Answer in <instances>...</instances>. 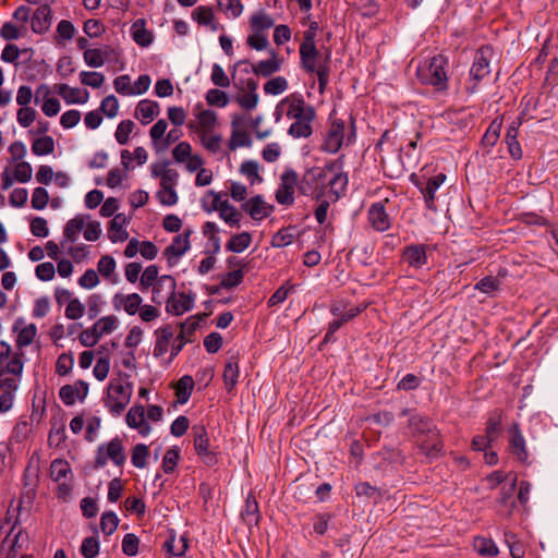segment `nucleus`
I'll return each mask as SVG.
<instances>
[{
  "label": "nucleus",
  "instance_id": "680f3d73",
  "mask_svg": "<svg viewBox=\"0 0 558 558\" xmlns=\"http://www.w3.org/2000/svg\"><path fill=\"white\" fill-rule=\"evenodd\" d=\"M180 459V449L178 447H172L168 449L163 456L161 468L165 473L170 474L177 468L178 461Z\"/></svg>",
  "mask_w": 558,
  "mask_h": 558
},
{
  "label": "nucleus",
  "instance_id": "0eeeda50",
  "mask_svg": "<svg viewBox=\"0 0 558 558\" xmlns=\"http://www.w3.org/2000/svg\"><path fill=\"white\" fill-rule=\"evenodd\" d=\"M493 54L494 51L490 46H483L476 50L473 64L470 69V77L474 83L466 86V92L469 94H474L477 90L478 82L490 73V60Z\"/></svg>",
  "mask_w": 558,
  "mask_h": 558
},
{
  "label": "nucleus",
  "instance_id": "58836bf2",
  "mask_svg": "<svg viewBox=\"0 0 558 558\" xmlns=\"http://www.w3.org/2000/svg\"><path fill=\"white\" fill-rule=\"evenodd\" d=\"M45 4L37 8V34L48 31L52 23V11L49 3L54 0H44Z\"/></svg>",
  "mask_w": 558,
  "mask_h": 558
},
{
  "label": "nucleus",
  "instance_id": "473e14b6",
  "mask_svg": "<svg viewBox=\"0 0 558 558\" xmlns=\"http://www.w3.org/2000/svg\"><path fill=\"white\" fill-rule=\"evenodd\" d=\"M502 411L499 409L494 410L489 413V416L486 421L485 435L493 442L496 441L501 434L502 427Z\"/></svg>",
  "mask_w": 558,
  "mask_h": 558
},
{
  "label": "nucleus",
  "instance_id": "9b49d317",
  "mask_svg": "<svg viewBox=\"0 0 558 558\" xmlns=\"http://www.w3.org/2000/svg\"><path fill=\"white\" fill-rule=\"evenodd\" d=\"M194 116L196 121H191L187 128L198 134H207L215 132L217 125L218 116L215 111L209 109H203L201 104L195 105Z\"/></svg>",
  "mask_w": 558,
  "mask_h": 558
},
{
  "label": "nucleus",
  "instance_id": "f03ea898",
  "mask_svg": "<svg viewBox=\"0 0 558 558\" xmlns=\"http://www.w3.org/2000/svg\"><path fill=\"white\" fill-rule=\"evenodd\" d=\"M299 52L302 69L306 73L317 75L319 93H324L330 76V50L326 49L324 53L320 52L316 43L312 41V36H308L307 40H303L300 45Z\"/></svg>",
  "mask_w": 558,
  "mask_h": 558
},
{
  "label": "nucleus",
  "instance_id": "bf43d9fd",
  "mask_svg": "<svg viewBox=\"0 0 558 558\" xmlns=\"http://www.w3.org/2000/svg\"><path fill=\"white\" fill-rule=\"evenodd\" d=\"M244 521L248 524H257L259 521L258 504L255 498L247 497L245 508L242 511Z\"/></svg>",
  "mask_w": 558,
  "mask_h": 558
},
{
  "label": "nucleus",
  "instance_id": "2eb2a0df",
  "mask_svg": "<svg viewBox=\"0 0 558 558\" xmlns=\"http://www.w3.org/2000/svg\"><path fill=\"white\" fill-rule=\"evenodd\" d=\"M345 124L342 120H333L323 143V150L329 154H336L344 141Z\"/></svg>",
  "mask_w": 558,
  "mask_h": 558
},
{
  "label": "nucleus",
  "instance_id": "aec40b11",
  "mask_svg": "<svg viewBox=\"0 0 558 558\" xmlns=\"http://www.w3.org/2000/svg\"><path fill=\"white\" fill-rule=\"evenodd\" d=\"M242 209L254 220H263L268 217L274 207L268 205L260 195L251 197L242 204Z\"/></svg>",
  "mask_w": 558,
  "mask_h": 558
},
{
  "label": "nucleus",
  "instance_id": "e2e57ef3",
  "mask_svg": "<svg viewBox=\"0 0 558 558\" xmlns=\"http://www.w3.org/2000/svg\"><path fill=\"white\" fill-rule=\"evenodd\" d=\"M293 228H282L271 238V246L274 247H286L290 245L294 240L292 233Z\"/></svg>",
  "mask_w": 558,
  "mask_h": 558
},
{
  "label": "nucleus",
  "instance_id": "774afa93",
  "mask_svg": "<svg viewBox=\"0 0 558 558\" xmlns=\"http://www.w3.org/2000/svg\"><path fill=\"white\" fill-rule=\"evenodd\" d=\"M100 111L109 119L117 117L119 112V101L114 95L106 96L100 102Z\"/></svg>",
  "mask_w": 558,
  "mask_h": 558
},
{
  "label": "nucleus",
  "instance_id": "4d7b16f0",
  "mask_svg": "<svg viewBox=\"0 0 558 558\" xmlns=\"http://www.w3.org/2000/svg\"><path fill=\"white\" fill-rule=\"evenodd\" d=\"M134 128H135V124L132 120L128 119V120L121 121L118 124L117 130L114 132L116 141L120 145L128 144V142L130 141V135L133 132Z\"/></svg>",
  "mask_w": 558,
  "mask_h": 558
},
{
  "label": "nucleus",
  "instance_id": "de8ad7c7",
  "mask_svg": "<svg viewBox=\"0 0 558 558\" xmlns=\"http://www.w3.org/2000/svg\"><path fill=\"white\" fill-rule=\"evenodd\" d=\"M289 87V83L286 77L283 76H276L270 80H268L264 84V92L267 95L277 96L282 93H284Z\"/></svg>",
  "mask_w": 558,
  "mask_h": 558
},
{
  "label": "nucleus",
  "instance_id": "f704fd0d",
  "mask_svg": "<svg viewBox=\"0 0 558 558\" xmlns=\"http://www.w3.org/2000/svg\"><path fill=\"white\" fill-rule=\"evenodd\" d=\"M180 332L175 336L170 345V361H172L179 353L182 351L184 345L193 340L189 337H185V330H192L194 326H190V323H181L179 325Z\"/></svg>",
  "mask_w": 558,
  "mask_h": 558
},
{
  "label": "nucleus",
  "instance_id": "6ab92c4d",
  "mask_svg": "<svg viewBox=\"0 0 558 558\" xmlns=\"http://www.w3.org/2000/svg\"><path fill=\"white\" fill-rule=\"evenodd\" d=\"M322 170L319 167L307 169L300 179L299 191L305 196H313L316 198L318 183L322 179Z\"/></svg>",
  "mask_w": 558,
  "mask_h": 558
},
{
  "label": "nucleus",
  "instance_id": "8fccbe9b",
  "mask_svg": "<svg viewBox=\"0 0 558 558\" xmlns=\"http://www.w3.org/2000/svg\"><path fill=\"white\" fill-rule=\"evenodd\" d=\"M217 3L228 19H236L243 12V4L240 0H217Z\"/></svg>",
  "mask_w": 558,
  "mask_h": 558
},
{
  "label": "nucleus",
  "instance_id": "412c9836",
  "mask_svg": "<svg viewBox=\"0 0 558 558\" xmlns=\"http://www.w3.org/2000/svg\"><path fill=\"white\" fill-rule=\"evenodd\" d=\"M445 181L446 175L444 173H438L435 177L429 178L425 186H420L418 183H415L424 196L426 207L433 211H436L437 209L435 205V194Z\"/></svg>",
  "mask_w": 558,
  "mask_h": 558
},
{
  "label": "nucleus",
  "instance_id": "4be33fe9",
  "mask_svg": "<svg viewBox=\"0 0 558 558\" xmlns=\"http://www.w3.org/2000/svg\"><path fill=\"white\" fill-rule=\"evenodd\" d=\"M194 305V299L185 293H175V290L173 291V294H170L167 300V312L172 315H182L185 312H189L192 310Z\"/></svg>",
  "mask_w": 558,
  "mask_h": 558
},
{
  "label": "nucleus",
  "instance_id": "864d4df0",
  "mask_svg": "<svg viewBox=\"0 0 558 558\" xmlns=\"http://www.w3.org/2000/svg\"><path fill=\"white\" fill-rule=\"evenodd\" d=\"M202 145L210 153L217 154L221 148L222 136L218 133L210 132L197 135Z\"/></svg>",
  "mask_w": 558,
  "mask_h": 558
},
{
  "label": "nucleus",
  "instance_id": "f3484780",
  "mask_svg": "<svg viewBox=\"0 0 558 558\" xmlns=\"http://www.w3.org/2000/svg\"><path fill=\"white\" fill-rule=\"evenodd\" d=\"M143 303V299L138 293H116L112 298V306L116 311L123 310L129 315H135Z\"/></svg>",
  "mask_w": 558,
  "mask_h": 558
},
{
  "label": "nucleus",
  "instance_id": "c85d7f7f",
  "mask_svg": "<svg viewBox=\"0 0 558 558\" xmlns=\"http://www.w3.org/2000/svg\"><path fill=\"white\" fill-rule=\"evenodd\" d=\"M420 448L427 457L435 458L439 456L442 451L444 444L438 429L435 430V434L430 433L425 436L420 442Z\"/></svg>",
  "mask_w": 558,
  "mask_h": 558
},
{
  "label": "nucleus",
  "instance_id": "a878e982",
  "mask_svg": "<svg viewBox=\"0 0 558 558\" xmlns=\"http://www.w3.org/2000/svg\"><path fill=\"white\" fill-rule=\"evenodd\" d=\"M125 225L126 217L122 214H118L111 219L108 228V238L111 242H123L128 239L129 233L124 228Z\"/></svg>",
  "mask_w": 558,
  "mask_h": 558
},
{
  "label": "nucleus",
  "instance_id": "bb28decb",
  "mask_svg": "<svg viewBox=\"0 0 558 558\" xmlns=\"http://www.w3.org/2000/svg\"><path fill=\"white\" fill-rule=\"evenodd\" d=\"M409 427L415 436H427L430 433L435 434V430H437L432 420L420 414H413L410 417Z\"/></svg>",
  "mask_w": 558,
  "mask_h": 558
},
{
  "label": "nucleus",
  "instance_id": "ea45409f",
  "mask_svg": "<svg viewBox=\"0 0 558 558\" xmlns=\"http://www.w3.org/2000/svg\"><path fill=\"white\" fill-rule=\"evenodd\" d=\"M22 325V320H16L13 326V331L20 330L16 339V344L19 349H22L23 347L31 344L35 339V325L31 324L29 326L23 328Z\"/></svg>",
  "mask_w": 558,
  "mask_h": 558
},
{
  "label": "nucleus",
  "instance_id": "a18cd8bd",
  "mask_svg": "<svg viewBox=\"0 0 558 558\" xmlns=\"http://www.w3.org/2000/svg\"><path fill=\"white\" fill-rule=\"evenodd\" d=\"M252 242V236L248 232L244 231L238 233L228 241L226 247L230 252L241 253L245 251Z\"/></svg>",
  "mask_w": 558,
  "mask_h": 558
},
{
  "label": "nucleus",
  "instance_id": "13d9d810",
  "mask_svg": "<svg viewBox=\"0 0 558 558\" xmlns=\"http://www.w3.org/2000/svg\"><path fill=\"white\" fill-rule=\"evenodd\" d=\"M148 456V447L144 444H137L132 450L131 462L135 468L144 469L147 464Z\"/></svg>",
  "mask_w": 558,
  "mask_h": 558
},
{
  "label": "nucleus",
  "instance_id": "f8f14e48",
  "mask_svg": "<svg viewBox=\"0 0 558 558\" xmlns=\"http://www.w3.org/2000/svg\"><path fill=\"white\" fill-rule=\"evenodd\" d=\"M428 251L430 246L426 244H410L403 247L401 253V260L408 265L409 268L418 270L428 264Z\"/></svg>",
  "mask_w": 558,
  "mask_h": 558
},
{
  "label": "nucleus",
  "instance_id": "603ef678",
  "mask_svg": "<svg viewBox=\"0 0 558 558\" xmlns=\"http://www.w3.org/2000/svg\"><path fill=\"white\" fill-rule=\"evenodd\" d=\"M71 473V466L68 461L62 459L53 460L50 465V476L54 482H60Z\"/></svg>",
  "mask_w": 558,
  "mask_h": 558
},
{
  "label": "nucleus",
  "instance_id": "b1692460",
  "mask_svg": "<svg viewBox=\"0 0 558 558\" xmlns=\"http://www.w3.org/2000/svg\"><path fill=\"white\" fill-rule=\"evenodd\" d=\"M159 112V104L150 99L141 100L135 108V117L144 125L150 123Z\"/></svg>",
  "mask_w": 558,
  "mask_h": 558
},
{
  "label": "nucleus",
  "instance_id": "7ed1b4c3",
  "mask_svg": "<svg viewBox=\"0 0 558 558\" xmlns=\"http://www.w3.org/2000/svg\"><path fill=\"white\" fill-rule=\"evenodd\" d=\"M343 156L327 162L324 167H319L322 170V179L318 183V190L316 199L328 198L331 202H337L342 195H344L349 177L343 171Z\"/></svg>",
  "mask_w": 558,
  "mask_h": 558
},
{
  "label": "nucleus",
  "instance_id": "a19ab883",
  "mask_svg": "<svg viewBox=\"0 0 558 558\" xmlns=\"http://www.w3.org/2000/svg\"><path fill=\"white\" fill-rule=\"evenodd\" d=\"M96 336L99 338L110 335L118 327V318L114 315H108L99 318L93 325Z\"/></svg>",
  "mask_w": 558,
  "mask_h": 558
},
{
  "label": "nucleus",
  "instance_id": "2f4dec72",
  "mask_svg": "<svg viewBox=\"0 0 558 558\" xmlns=\"http://www.w3.org/2000/svg\"><path fill=\"white\" fill-rule=\"evenodd\" d=\"M133 40L141 47H148L153 40L154 35L146 29L144 20H136L131 27Z\"/></svg>",
  "mask_w": 558,
  "mask_h": 558
},
{
  "label": "nucleus",
  "instance_id": "ddd939ff",
  "mask_svg": "<svg viewBox=\"0 0 558 558\" xmlns=\"http://www.w3.org/2000/svg\"><path fill=\"white\" fill-rule=\"evenodd\" d=\"M14 167H5L1 173V187L8 190L12 186L14 181L27 182L32 178V166L25 161L14 162Z\"/></svg>",
  "mask_w": 558,
  "mask_h": 558
},
{
  "label": "nucleus",
  "instance_id": "4c0bfd02",
  "mask_svg": "<svg viewBox=\"0 0 558 558\" xmlns=\"http://www.w3.org/2000/svg\"><path fill=\"white\" fill-rule=\"evenodd\" d=\"M194 389V380L190 375L182 376L175 385V396L178 402L184 404L189 401Z\"/></svg>",
  "mask_w": 558,
  "mask_h": 558
},
{
  "label": "nucleus",
  "instance_id": "1a4fd4ad",
  "mask_svg": "<svg viewBox=\"0 0 558 558\" xmlns=\"http://www.w3.org/2000/svg\"><path fill=\"white\" fill-rule=\"evenodd\" d=\"M300 178L295 170L288 168L280 175V184L276 191V201L280 205L290 206L294 203V192L299 189Z\"/></svg>",
  "mask_w": 558,
  "mask_h": 558
},
{
  "label": "nucleus",
  "instance_id": "f257e3e1",
  "mask_svg": "<svg viewBox=\"0 0 558 558\" xmlns=\"http://www.w3.org/2000/svg\"><path fill=\"white\" fill-rule=\"evenodd\" d=\"M275 116L277 121L281 117L292 121L288 134L293 138H307L313 133L315 108L306 104L303 95L299 93H292L281 99L276 106Z\"/></svg>",
  "mask_w": 558,
  "mask_h": 558
},
{
  "label": "nucleus",
  "instance_id": "0e129e2a",
  "mask_svg": "<svg viewBox=\"0 0 558 558\" xmlns=\"http://www.w3.org/2000/svg\"><path fill=\"white\" fill-rule=\"evenodd\" d=\"M119 518L113 511L105 512L100 519V529L106 535L114 533L119 525Z\"/></svg>",
  "mask_w": 558,
  "mask_h": 558
},
{
  "label": "nucleus",
  "instance_id": "79ce46f5",
  "mask_svg": "<svg viewBox=\"0 0 558 558\" xmlns=\"http://www.w3.org/2000/svg\"><path fill=\"white\" fill-rule=\"evenodd\" d=\"M271 58L268 60H262L253 65V72L256 75L269 76L280 70V62L276 58V53L271 52Z\"/></svg>",
  "mask_w": 558,
  "mask_h": 558
},
{
  "label": "nucleus",
  "instance_id": "49530a36",
  "mask_svg": "<svg viewBox=\"0 0 558 558\" xmlns=\"http://www.w3.org/2000/svg\"><path fill=\"white\" fill-rule=\"evenodd\" d=\"M501 125V121L494 120L487 128L482 138V145L487 148V151H490V149L496 145L500 136Z\"/></svg>",
  "mask_w": 558,
  "mask_h": 558
},
{
  "label": "nucleus",
  "instance_id": "c9c22d12",
  "mask_svg": "<svg viewBox=\"0 0 558 558\" xmlns=\"http://www.w3.org/2000/svg\"><path fill=\"white\" fill-rule=\"evenodd\" d=\"M518 134H519V124H515L514 122L508 128L507 134H506V143L508 145V151L510 156L519 160L522 158V148L518 141Z\"/></svg>",
  "mask_w": 558,
  "mask_h": 558
},
{
  "label": "nucleus",
  "instance_id": "6e6d98bb",
  "mask_svg": "<svg viewBox=\"0 0 558 558\" xmlns=\"http://www.w3.org/2000/svg\"><path fill=\"white\" fill-rule=\"evenodd\" d=\"M105 302L102 296L98 293L90 294L86 300V314L89 319L96 318L102 311Z\"/></svg>",
  "mask_w": 558,
  "mask_h": 558
},
{
  "label": "nucleus",
  "instance_id": "6e6552de",
  "mask_svg": "<svg viewBox=\"0 0 558 558\" xmlns=\"http://www.w3.org/2000/svg\"><path fill=\"white\" fill-rule=\"evenodd\" d=\"M193 446L196 454L207 466H214L218 462L217 453L210 448L209 436L203 424L192 427Z\"/></svg>",
  "mask_w": 558,
  "mask_h": 558
},
{
  "label": "nucleus",
  "instance_id": "c03bdc74",
  "mask_svg": "<svg viewBox=\"0 0 558 558\" xmlns=\"http://www.w3.org/2000/svg\"><path fill=\"white\" fill-rule=\"evenodd\" d=\"M501 280L494 276H486L476 282L474 286L475 290L485 293L489 296H495L500 290Z\"/></svg>",
  "mask_w": 558,
  "mask_h": 558
},
{
  "label": "nucleus",
  "instance_id": "20e7f679",
  "mask_svg": "<svg viewBox=\"0 0 558 558\" xmlns=\"http://www.w3.org/2000/svg\"><path fill=\"white\" fill-rule=\"evenodd\" d=\"M448 59L437 54L423 61L416 71L418 81L424 85L433 86L437 92L448 89Z\"/></svg>",
  "mask_w": 558,
  "mask_h": 558
},
{
  "label": "nucleus",
  "instance_id": "4468645a",
  "mask_svg": "<svg viewBox=\"0 0 558 558\" xmlns=\"http://www.w3.org/2000/svg\"><path fill=\"white\" fill-rule=\"evenodd\" d=\"M191 229L184 230L181 234L173 238L171 244L163 251V256L167 258L170 266L178 263V260L190 250Z\"/></svg>",
  "mask_w": 558,
  "mask_h": 558
},
{
  "label": "nucleus",
  "instance_id": "69168bd1",
  "mask_svg": "<svg viewBox=\"0 0 558 558\" xmlns=\"http://www.w3.org/2000/svg\"><path fill=\"white\" fill-rule=\"evenodd\" d=\"M81 83L93 88H100L105 82V75L100 72L82 71L80 73Z\"/></svg>",
  "mask_w": 558,
  "mask_h": 558
},
{
  "label": "nucleus",
  "instance_id": "3c124183",
  "mask_svg": "<svg viewBox=\"0 0 558 558\" xmlns=\"http://www.w3.org/2000/svg\"><path fill=\"white\" fill-rule=\"evenodd\" d=\"M175 287H177V282H175V279L172 277V276H161L157 281H156V284L154 286V289H153V301L154 302H158L157 301V296H159V293L165 290L170 294H173V291L175 290Z\"/></svg>",
  "mask_w": 558,
  "mask_h": 558
},
{
  "label": "nucleus",
  "instance_id": "423d86ee",
  "mask_svg": "<svg viewBox=\"0 0 558 558\" xmlns=\"http://www.w3.org/2000/svg\"><path fill=\"white\" fill-rule=\"evenodd\" d=\"M126 456L121 438L118 436L108 442L98 446L95 456V469H101L111 461L116 466H122L125 463Z\"/></svg>",
  "mask_w": 558,
  "mask_h": 558
},
{
  "label": "nucleus",
  "instance_id": "a211bd4d",
  "mask_svg": "<svg viewBox=\"0 0 558 558\" xmlns=\"http://www.w3.org/2000/svg\"><path fill=\"white\" fill-rule=\"evenodd\" d=\"M371 226L378 232L387 231L391 226V220L383 203H374L367 213Z\"/></svg>",
  "mask_w": 558,
  "mask_h": 558
},
{
  "label": "nucleus",
  "instance_id": "5701e85b",
  "mask_svg": "<svg viewBox=\"0 0 558 558\" xmlns=\"http://www.w3.org/2000/svg\"><path fill=\"white\" fill-rule=\"evenodd\" d=\"M257 86L258 85L254 80H248L246 82L247 90L236 96L235 100L242 109L254 110L257 107L259 102Z\"/></svg>",
  "mask_w": 558,
  "mask_h": 558
},
{
  "label": "nucleus",
  "instance_id": "09e8293b",
  "mask_svg": "<svg viewBox=\"0 0 558 558\" xmlns=\"http://www.w3.org/2000/svg\"><path fill=\"white\" fill-rule=\"evenodd\" d=\"M259 166L255 160H246L242 162L240 172L250 181L252 185L260 183L263 178L258 173Z\"/></svg>",
  "mask_w": 558,
  "mask_h": 558
},
{
  "label": "nucleus",
  "instance_id": "052dcab7",
  "mask_svg": "<svg viewBox=\"0 0 558 558\" xmlns=\"http://www.w3.org/2000/svg\"><path fill=\"white\" fill-rule=\"evenodd\" d=\"M192 19L199 25L207 26L209 24H213V20H215V14L210 7L199 5L193 10Z\"/></svg>",
  "mask_w": 558,
  "mask_h": 558
},
{
  "label": "nucleus",
  "instance_id": "338daca9",
  "mask_svg": "<svg viewBox=\"0 0 558 558\" xmlns=\"http://www.w3.org/2000/svg\"><path fill=\"white\" fill-rule=\"evenodd\" d=\"M205 98L209 106H216L219 108H225L229 102V98L226 92L217 88L209 89L206 93Z\"/></svg>",
  "mask_w": 558,
  "mask_h": 558
},
{
  "label": "nucleus",
  "instance_id": "c756f323",
  "mask_svg": "<svg viewBox=\"0 0 558 558\" xmlns=\"http://www.w3.org/2000/svg\"><path fill=\"white\" fill-rule=\"evenodd\" d=\"M113 49L106 46L104 49L90 48L84 51V61L90 68H100L105 64L106 59L110 57Z\"/></svg>",
  "mask_w": 558,
  "mask_h": 558
},
{
  "label": "nucleus",
  "instance_id": "e433bc0d",
  "mask_svg": "<svg viewBox=\"0 0 558 558\" xmlns=\"http://www.w3.org/2000/svg\"><path fill=\"white\" fill-rule=\"evenodd\" d=\"M215 210L219 213V217L230 227H240L241 215L234 206L228 203V201L215 206Z\"/></svg>",
  "mask_w": 558,
  "mask_h": 558
},
{
  "label": "nucleus",
  "instance_id": "cd10ccee",
  "mask_svg": "<svg viewBox=\"0 0 558 558\" xmlns=\"http://www.w3.org/2000/svg\"><path fill=\"white\" fill-rule=\"evenodd\" d=\"M240 377L239 361L235 356H231L223 368L222 378L226 389L232 392Z\"/></svg>",
  "mask_w": 558,
  "mask_h": 558
},
{
  "label": "nucleus",
  "instance_id": "dca6fc26",
  "mask_svg": "<svg viewBox=\"0 0 558 558\" xmlns=\"http://www.w3.org/2000/svg\"><path fill=\"white\" fill-rule=\"evenodd\" d=\"M175 329L172 325H165L155 330L156 341L153 355L157 359L163 356L169 350L174 338Z\"/></svg>",
  "mask_w": 558,
  "mask_h": 558
},
{
  "label": "nucleus",
  "instance_id": "9d476101",
  "mask_svg": "<svg viewBox=\"0 0 558 558\" xmlns=\"http://www.w3.org/2000/svg\"><path fill=\"white\" fill-rule=\"evenodd\" d=\"M508 450L510 454L522 464H530V452L525 438L518 423H513L509 429Z\"/></svg>",
  "mask_w": 558,
  "mask_h": 558
},
{
  "label": "nucleus",
  "instance_id": "393cba45",
  "mask_svg": "<svg viewBox=\"0 0 558 558\" xmlns=\"http://www.w3.org/2000/svg\"><path fill=\"white\" fill-rule=\"evenodd\" d=\"M85 228V216L76 215L70 219L63 230V241L61 242L62 247H65V243H75L78 239V234Z\"/></svg>",
  "mask_w": 558,
  "mask_h": 558
},
{
  "label": "nucleus",
  "instance_id": "7c9ffc66",
  "mask_svg": "<svg viewBox=\"0 0 558 558\" xmlns=\"http://www.w3.org/2000/svg\"><path fill=\"white\" fill-rule=\"evenodd\" d=\"M239 117L234 116L231 122L233 129L229 141V148L231 150H235L239 147H248L252 144L250 135L245 131L239 130Z\"/></svg>",
  "mask_w": 558,
  "mask_h": 558
},
{
  "label": "nucleus",
  "instance_id": "5fc2aeb1",
  "mask_svg": "<svg viewBox=\"0 0 558 558\" xmlns=\"http://www.w3.org/2000/svg\"><path fill=\"white\" fill-rule=\"evenodd\" d=\"M474 548L482 556L495 557L499 550L494 541L486 537H477L474 539Z\"/></svg>",
  "mask_w": 558,
  "mask_h": 558
},
{
  "label": "nucleus",
  "instance_id": "37998d69",
  "mask_svg": "<svg viewBox=\"0 0 558 558\" xmlns=\"http://www.w3.org/2000/svg\"><path fill=\"white\" fill-rule=\"evenodd\" d=\"M163 549L170 557L182 556L187 549V539L181 536L178 541L174 535H170L163 543Z\"/></svg>",
  "mask_w": 558,
  "mask_h": 558
},
{
  "label": "nucleus",
  "instance_id": "72a5a7b5",
  "mask_svg": "<svg viewBox=\"0 0 558 558\" xmlns=\"http://www.w3.org/2000/svg\"><path fill=\"white\" fill-rule=\"evenodd\" d=\"M54 90L65 100L66 104H85L88 99L87 90H85V96L81 98V90L66 84L54 85Z\"/></svg>",
  "mask_w": 558,
  "mask_h": 558
},
{
  "label": "nucleus",
  "instance_id": "39448f33",
  "mask_svg": "<svg viewBox=\"0 0 558 558\" xmlns=\"http://www.w3.org/2000/svg\"><path fill=\"white\" fill-rule=\"evenodd\" d=\"M133 392V386L130 381L113 379L110 381L105 405L112 415H120L130 403Z\"/></svg>",
  "mask_w": 558,
  "mask_h": 558
}]
</instances>
